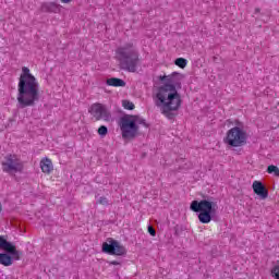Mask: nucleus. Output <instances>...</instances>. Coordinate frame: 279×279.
<instances>
[{
  "label": "nucleus",
  "instance_id": "nucleus-1",
  "mask_svg": "<svg viewBox=\"0 0 279 279\" xmlns=\"http://www.w3.org/2000/svg\"><path fill=\"white\" fill-rule=\"evenodd\" d=\"M40 100V84L36 76L29 72V68L23 66L17 85V104L20 108L36 106Z\"/></svg>",
  "mask_w": 279,
  "mask_h": 279
},
{
  "label": "nucleus",
  "instance_id": "nucleus-2",
  "mask_svg": "<svg viewBox=\"0 0 279 279\" xmlns=\"http://www.w3.org/2000/svg\"><path fill=\"white\" fill-rule=\"evenodd\" d=\"M161 80H167L169 83L159 87L155 98V106L159 108L162 114L169 117L171 112L180 109L182 99L180 98V94H178V89H175V85L171 84L173 76H163Z\"/></svg>",
  "mask_w": 279,
  "mask_h": 279
},
{
  "label": "nucleus",
  "instance_id": "nucleus-3",
  "mask_svg": "<svg viewBox=\"0 0 279 279\" xmlns=\"http://www.w3.org/2000/svg\"><path fill=\"white\" fill-rule=\"evenodd\" d=\"M116 60L119 62V69L121 71L136 73V69H138L141 62V54L136 47H134V44L128 43L116 49Z\"/></svg>",
  "mask_w": 279,
  "mask_h": 279
},
{
  "label": "nucleus",
  "instance_id": "nucleus-4",
  "mask_svg": "<svg viewBox=\"0 0 279 279\" xmlns=\"http://www.w3.org/2000/svg\"><path fill=\"white\" fill-rule=\"evenodd\" d=\"M191 210L193 213L198 214V220L201 223H210L213 221V217L217 215V210H219V205L217 202H214L213 198L202 199V201H193L190 205Z\"/></svg>",
  "mask_w": 279,
  "mask_h": 279
},
{
  "label": "nucleus",
  "instance_id": "nucleus-5",
  "mask_svg": "<svg viewBox=\"0 0 279 279\" xmlns=\"http://www.w3.org/2000/svg\"><path fill=\"white\" fill-rule=\"evenodd\" d=\"M138 124L146 125L145 119H140L135 116H125L121 118L120 129L122 138H136V134H138Z\"/></svg>",
  "mask_w": 279,
  "mask_h": 279
},
{
  "label": "nucleus",
  "instance_id": "nucleus-6",
  "mask_svg": "<svg viewBox=\"0 0 279 279\" xmlns=\"http://www.w3.org/2000/svg\"><path fill=\"white\" fill-rule=\"evenodd\" d=\"M223 143L228 147H243L247 145V132L240 126H233L227 132Z\"/></svg>",
  "mask_w": 279,
  "mask_h": 279
},
{
  "label": "nucleus",
  "instance_id": "nucleus-7",
  "mask_svg": "<svg viewBox=\"0 0 279 279\" xmlns=\"http://www.w3.org/2000/svg\"><path fill=\"white\" fill-rule=\"evenodd\" d=\"M1 167L3 173H8V175H16V173H23L25 170V162L14 154H9L4 156L1 161Z\"/></svg>",
  "mask_w": 279,
  "mask_h": 279
},
{
  "label": "nucleus",
  "instance_id": "nucleus-8",
  "mask_svg": "<svg viewBox=\"0 0 279 279\" xmlns=\"http://www.w3.org/2000/svg\"><path fill=\"white\" fill-rule=\"evenodd\" d=\"M102 252L110 254V256H125L128 250L119 241L109 239L108 242L102 243Z\"/></svg>",
  "mask_w": 279,
  "mask_h": 279
},
{
  "label": "nucleus",
  "instance_id": "nucleus-9",
  "mask_svg": "<svg viewBox=\"0 0 279 279\" xmlns=\"http://www.w3.org/2000/svg\"><path fill=\"white\" fill-rule=\"evenodd\" d=\"M90 114L96 119V121H110V111L102 104H94L89 109Z\"/></svg>",
  "mask_w": 279,
  "mask_h": 279
},
{
  "label": "nucleus",
  "instance_id": "nucleus-10",
  "mask_svg": "<svg viewBox=\"0 0 279 279\" xmlns=\"http://www.w3.org/2000/svg\"><path fill=\"white\" fill-rule=\"evenodd\" d=\"M0 250H4V252L11 254L14 260H21V253L16 251V246H14V244L5 240L3 235H0Z\"/></svg>",
  "mask_w": 279,
  "mask_h": 279
},
{
  "label": "nucleus",
  "instance_id": "nucleus-11",
  "mask_svg": "<svg viewBox=\"0 0 279 279\" xmlns=\"http://www.w3.org/2000/svg\"><path fill=\"white\" fill-rule=\"evenodd\" d=\"M252 189L254 193L260 197V199H267V197H269V191H267L263 182L254 181Z\"/></svg>",
  "mask_w": 279,
  "mask_h": 279
},
{
  "label": "nucleus",
  "instance_id": "nucleus-12",
  "mask_svg": "<svg viewBox=\"0 0 279 279\" xmlns=\"http://www.w3.org/2000/svg\"><path fill=\"white\" fill-rule=\"evenodd\" d=\"M41 12H53L58 14L60 12V7L56 2H44L41 4Z\"/></svg>",
  "mask_w": 279,
  "mask_h": 279
},
{
  "label": "nucleus",
  "instance_id": "nucleus-13",
  "mask_svg": "<svg viewBox=\"0 0 279 279\" xmlns=\"http://www.w3.org/2000/svg\"><path fill=\"white\" fill-rule=\"evenodd\" d=\"M40 169L43 173H51V171H53V162H51V159L44 158L40 161Z\"/></svg>",
  "mask_w": 279,
  "mask_h": 279
},
{
  "label": "nucleus",
  "instance_id": "nucleus-14",
  "mask_svg": "<svg viewBox=\"0 0 279 279\" xmlns=\"http://www.w3.org/2000/svg\"><path fill=\"white\" fill-rule=\"evenodd\" d=\"M14 263V257L10 256L8 253H0V265L3 267H10Z\"/></svg>",
  "mask_w": 279,
  "mask_h": 279
},
{
  "label": "nucleus",
  "instance_id": "nucleus-15",
  "mask_svg": "<svg viewBox=\"0 0 279 279\" xmlns=\"http://www.w3.org/2000/svg\"><path fill=\"white\" fill-rule=\"evenodd\" d=\"M106 84L107 86L123 87L125 86V81L117 77H111L107 80Z\"/></svg>",
  "mask_w": 279,
  "mask_h": 279
},
{
  "label": "nucleus",
  "instance_id": "nucleus-16",
  "mask_svg": "<svg viewBox=\"0 0 279 279\" xmlns=\"http://www.w3.org/2000/svg\"><path fill=\"white\" fill-rule=\"evenodd\" d=\"M189 63V61L184 58H178L175 61H174V64L177 66H180V69H185L186 68V64Z\"/></svg>",
  "mask_w": 279,
  "mask_h": 279
},
{
  "label": "nucleus",
  "instance_id": "nucleus-17",
  "mask_svg": "<svg viewBox=\"0 0 279 279\" xmlns=\"http://www.w3.org/2000/svg\"><path fill=\"white\" fill-rule=\"evenodd\" d=\"M122 106H123L124 110H134V108H135L134 102H132L130 100H123Z\"/></svg>",
  "mask_w": 279,
  "mask_h": 279
},
{
  "label": "nucleus",
  "instance_id": "nucleus-18",
  "mask_svg": "<svg viewBox=\"0 0 279 279\" xmlns=\"http://www.w3.org/2000/svg\"><path fill=\"white\" fill-rule=\"evenodd\" d=\"M267 173H274L277 178H279V169L277 166H268Z\"/></svg>",
  "mask_w": 279,
  "mask_h": 279
},
{
  "label": "nucleus",
  "instance_id": "nucleus-19",
  "mask_svg": "<svg viewBox=\"0 0 279 279\" xmlns=\"http://www.w3.org/2000/svg\"><path fill=\"white\" fill-rule=\"evenodd\" d=\"M98 134L99 136H106L108 134V128L106 125H101L98 129Z\"/></svg>",
  "mask_w": 279,
  "mask_h": 279
},
{
  "label": "nucleus",
  "instance_id": "nucleus-20",
  "mask_svg": "<svg viewBox=\"0 0 279 279\" xmlns=\"http://www.w3.org/2000/svg\"><path fill=\"white\" fill-rule=\"evenodd\" d=\"M98 204H100L101 206H109V205H110V202L108 201V198H106V196H101V197L98 199Z\"/></svg>",
  "mask_w": 279,
  "mask_h": 279
},
{
  "label": "nucleus",
  "instance_id": "nucleus-21",
  "mask_svg": "<svg viewBox=\"0 0 279 279\" xmlns=\"http://www.w3.org/2000/svg\"><path fill=\"white\" fill-rule=\"evenodd\" d=\"M271 274H272V278L279 279V265L272 268Z\"/></svg>",
  "mask_w": 279,
  "mask_h": 279
},
{
  "label": "nucleus",
  "instance_id": "nucleus-22",
  "mask_svg": "<svg viewBox=\"0 0 279 279\" xmlns=\"http://www.w3.org/2000/svg\"><path fill=\"white\" fill-rule=\"evenodd\" d=\"M148 232H149L150 236H156V229H154V227L149 226Z\"/></svg>",
  "mask_w": 279,
  "mask_h": 279
},
{
  "label": "nucleus",
  "instance_id": "nucleus-23",
  "mask_svg": "<svg viewBox=\"0 0 279 279\" xmlns=\"http://www.w3.org/2000/svg\"><path fill=\"white\" fill-rule=\"evenodd\" d=\"M110 265H121V264L117 260H112V262H110Z\"/></svg>",
  "mask_w": 279,
  "mask_h": 279
},
{
  "label": "nucleus",
  "instance_id": "nucleus-24",
  "mask_svg": "<svg viewBox=\"0 0 279 279\" xmlns=\"http://www.w3.org/2000/svg\"><path fill=\"white\" fill-rule=\"evenodd\" d=\"M62 3H71V0H61Z\"/></svg>",
  "mask_w": 279,
  "mask_h": 279
},
{
  "label": "nucleus",
  "instance_id": "nucleus-25",
  "mask_svg": "<svg viewBox=\"0 0 279 279\" xmlns=\"http://www.w3.org/2000/svg\"><path fill=\"white\" fill-rule=\"evenodd\" d=\"M3 210V206L1 205V203H0V213Z\"/></svg>",
  "mask_w": 279,
  "mask_h": 279
}]
</instances>
